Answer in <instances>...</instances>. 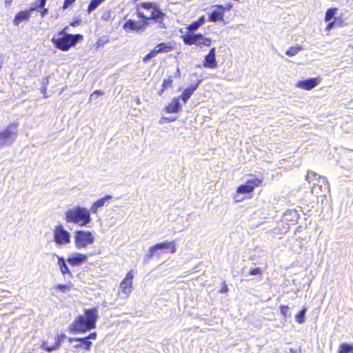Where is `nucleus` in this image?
<instances>
[{"instance_id": "obj_1", "label": "nucleus", "mask_w": 353, "mask_h": 353, "mask_svg": "<svg viewBox=\"0 0 353 353\" xmlns=\"http://www.w3.org/2000/svg\"><path fill=\"white\" fill-rule=\"evenodd\" d=\"M135 9L136 15L140 20L128 19L123 25L125 31L143 32L148 26L150 20L159 23V27L165 28V14L155 3L142 2L137 4Z\"/></svg>"}, {"instance_id": "obj_2", "label": "nucleus", "mask_w": 353, "mask_h": 353, "mask_svg": "<svg viewBox=\"0 0 353 353\" xmlns=\"http://www.w3.org/2000/svg\"><path fill=\"white\" fill-rule=\"evenodd\" d=\"M97 318V308L85 310L84 316L79 315L73 321L70 327V332L83 334L95 328Z\"/></svg>"}, {"instance_id": "obj_3", "label": "nucleus", "mask_w": 353, "mask_h": 353, "mask_svg": "<svg viewBox=\"0 0 353 353\" xmlns=\"http://www.w3.org/2000/svg\"><path fill=\"white\" fill-rule=\"evenodd\" d=\"M65 220L67 223L85 226L91 221L90 212L85 208L74 207L66 211Z\"/></svg>"}, {"instance_id": "obj_4", "label": "nucleus", "mask_w": 353, "mask_h": 353, "mask_svg": "<svg viewBox=\"0 0 353 353\" xmlns=\"http://www.w3.org/2000/svg\"><path fill=\"white\" fill-rule=\"evenodd\" d=\"M83 39V35L80 34H65L64 36L53 39L52 41L57 48L62 51L68 50L72 46Z\"/></svg>"}, {"instance_id": "obj_5", "label": "nucleus", "mask_w": 353, "mask_h": 353, "mask_svg": "<svg viewBox=\"0 0 353 353\" xmlns=\"http://www.w3.org/2000/svg\"><path fill=\"white\" fill-rule=\"evenodd\" d=\"M164 250L165 252H170L174 254L176 251V243L174 241H165L159 243H157L149 248L148 254L147 257L150 259L152 256H157L160 257L162 252L160 250Z\"/></svg>"}, {"instance_id": "obj_6", "label": "nucleus", "mask_w": 353, "mask_h": 353, "mask_svg": "<svg viewBox=\"0 0 353 353\" xmlns=\"http://www.w3.org/2000/svg\"><path fill=\"white\" fill-rule=\"evenodd\" d=\"M74 242L76 248H86L88 245L94 243V237L90 231L77 230L74 232Z\"/></svg>"}, {"instance_id": "obj_7", "label": "nucleus", "mask_w": 353, "mask_h": 353, "mask_svg": "<svg viewBox=\"0 0 353 353\" xmlns=\"http://www.w3.org/2000/svg\"><path fill=\"white\" fill-rule=\"evenodd\" d=\"M263 182V178L254 177L248 179L245 183L239 185L236 188V194H251L256 188L261 186Z\"/></svg>"}, {"instance_id": "obj_8", "label": "nucleus", "mask_w": 353, "mask_h": 353, "mask_svg": "<svg viewBox=\"0 0 353 353\" xmlns=\"http://www.w3.org/2000/svg\"><path fill=\"white\" fill-rule=\"evenodd\" d=\"M53 241L58 245H63L70 243V234L61 224L57 225L53 229Z\"/></svg>"}, {"instance_id": "obj_9", "label": "nucleus", "mask_w": 353, "mask_h": 353, "mask_svg": "<svg viewBox=\"0 0 353 353\" xmlns=\"http://www.w3.org/2000/svg\"><path fill=\"white\" fill-rule=\"evenodd\" d=\"M174 49V45L171 43L161 42L157 44L152 50L150 51L143 58V61L147 62L150 59L156 57L159 54L168 53Z\"/></svg>"}, {"instance_id": "obj_10", "label": "nucleus", "mask_w": 353, "mask_h": 353, "mask_svg": "<svg viewBox=\"0 0 353 353\" xmlns=\"http://www.w3.org/2000/svg\"><path fill=\"white\" fill-rule=\"evenodd\" d=\"M183 41L186 45H196L210 46L212 43L211 39L205 38L202 34H185L182 36Z\"/></svg>"}, {"instance_id": "obj_11", "label": "nucleus", "mask_w": 353, "mask_h": 353, "mask_svg": "<svg viewBox=\"0 0 353 353\" xmlns=\"http://www.w3.org/2000/svg\"><path fill=\"white\" fill-rule=\"evenodd\" d=\"M17 125L10 123L2 132H0V148L10 145L17 134Z\"/></svg>"}, {"instance_id": "obj_12", "label": "nucleus", "mask_w": 353, "mask_h": 353, "mask_svg": "<svg viewBox=\"0 0 353 353\" xmlns=\"http://www.w3.org/2000/svg\"><path fill=\"white\" fill-rule=\"evenodd\" d=\"M134 272L130 270L127 272L123 279L119 285L121 292L124 294L125 297H129L132 291L133 288Z\"/></svg>"}, {"instance_id": "obj_13", "label": "nucleus", "mask_w": 353, "mask_h": 353, "mask_svg": "<svg viewBox=\"0 0 353 353\" xmlns=\"http://www.w3.org/2000/svg\"><path fill=\"white\" fill-rule=\"evenodd\" d=\"M217 62L216 61V49L212 48L208 54L205 56L203 62V66L206 68H216L217 67Z\"/></svg>"}, {"instance_id": "obj_14", "label": "nucleus", "mask_w": 353, "mask_h": 353, "mask_svg": "<svg viewBox=\"0 0 353 353\" xmlns=\"http://www.w3.org/2000/svg\"><path fill=\"white\" fill-rule=\"evenodd\" d=\"M65 338L64 334H58L54 336V343L52 345H50L47 341H43L41 347L48 352H52L59 348L61 343L63 341Z\"/></svg>"}, {"instance_id": "obj_15", "label": "nucleus", "mask_w": 353, "mask_h": 353, "mask_svg": "<svg viewBox=\"0 0 353 353\" xmlns=\"http://www.w3.org/2000/svg\"><path fill=\"white\" fill-rule=\"evenodd\" d=\"M320 82L319 77L310 78L306 80L299 81L296 86L305 90H310L315 88Z\"/></svg>"}, {"instance_id": "obj_16", "label": "nucleus", "mask_w": 353, "mask_h": 353, "mask_svg": "<svg viewBox=\"0 0 353 353\" xmlns=\"http://www.w3.org/2000/svg\"><path fill=\"white\" fill-rule=\"evenodd\" d=\"M36 7H31L28 10H23L17 12L13 19L14 26H19L23 21H28L30 17V11L35 10Z\"/></svg>"}, {"instance_id": "obj_17", "label": "nucleus", "mask_w": 353, "mask_h": 353, "mask_svg": "<svg viewBox=\"0 0 353 353\" xmlns=\"http://www.w3.org/2000/svg\"><path fill=\"white\" fill-rule=\"evenodd\" d=\"M181 110V106L179 103V97H174L171 102L164 107V111L166 113H176Z\"/></svg>"}, {"instance_id": "obj_18", "label": "nucleus", "mask_w": 353, "mask_h": 353, "mask_svg": "<svg viewBox=\"0 0 353 353\" xmlns=\"http://www.w3.org/2000/svg\"><path fill=\"white\" fill-rule=\"evenodd\" d=\"M87 254L81 253H75L73 256L68 258L67 261L72 266L79 265L86 261Z\"/></svg>"}, {"instance_id": "obj_19", "label": "nucleus", "mask_w": 353, "mask_h": 353, "mask_svg": "<svg viewBox=\"0 0 353 353\" xmlns=\"http://www.w3.org/2000/svg\"><path fill=\"white\" fill-rule=\"evenodd\" d=\"M198 88V83L192 84L189 87L184 89L182 94L179 97V99H181L183 102H186L191 95L193 94V92L197 89Z\"/></svg>"}, {"instance_id": "obj_20", "label": "nucleus", "mask_w": 353, "mask_h": 353, "mask_svg": "<svg viewBox=\"0 0 353 353\" xmlns=\"http://www.w3.org/2000/svg\"><path fill=\"white\" fill-rule=\"evenodd\" d=\"M112 199V196L110 195H106L103 198H101L99 199H98L97 201H96L95 202H94L91 207H90V211L92 212V213H97V211H98V209L99 208H101L103 207L104 205H105V203L107 201H109Z\"/></svg>"}, {"instance_id": "obj_21", "label": "nucleus", "mask_w": 353, "mask_h": 353, "mask_svg": "<svg viewBox=\"0 0 353 353\" xmlns=\"http://www.w3.org/2000/svg\"><path fill=\"white\" fill-rule=\"evenodd\" d=\"M80 341L81 342V344H77L74 345L75 348H80L83 347L85 350H90V347L92 346V342L88 339V338H76V339H70V341Z\"/></svg>"}, {"instance_id": "obj_22", "label": "nucleus", "mask_w": 353, "mask_h": 353, "mask_svg": "<svg viewBox=\"0 0 353 353\" xmlns=\"http://www.w3.org/2000/svg\"><path fill=\"white\" fill-rule=\"evenodd\" d=\"M58 259V265L59 267L60 271L61 274L64 276L65 274H68L70 276H72V272L69 270V268L68 267L65 260L62 256H57Z\"/></svg>"}, {"instance_id": "obj_23", "label": "nucleus", "mask_w": 353, "mask_h": 353, "mask_svg": "<svg viewBox=\"0 0 353 353\" xmlns=\"http://www.w3.org/2000/svg\"><path fill=\"white\" fill-rule=\"evenodd\" d=\"M173 77L169 76L167 79H165L163 81V83L161 85V88L158 91V94L161 96L165 90L170 88L173 85Z\"/></svg>"}, {"instance_id": "obj_24", "label": "nucleus", "mask_w": 353, "mask_h": 353, "mask_svg": "<svg viewBox=\"0 0 353 353\" xmlns=\"http://www.w3.org/2000/svg\"><path fill=\"white\" fill-rule=\"evenodd\" d=\"M224 17V12L222 10H214L209 16L208 20L211 22L222 21Z\"/></svg>"}, {"instance_id": "obj_25", "label": "nucleus", "mask_w": 353, "mask_h": 353, "mask_svg": "<svg viewBox=\"0 0 353 353\" xmlns=\"http://www.w3.org/2000/svg\"><path fill=\"white\" fill-rule=\"evenodd\" d=\"M337 353H353V345L348 343L340 344Z\"/></svg>"}, {"instance_id": "obj_26", "label": "nucleus", "mask_w": 353, "mask_h": 353, "mask_svg": "<svg viewBox=\"0 0 353 353\" xmlns=\"http://www.w3.org/2000/svg\"><path fill=\"white\" fill-rule=\"evenodd\" d=\"M72 284L70 283L69 284H59L54 286V290L58 292H61L63 293H66L70 291Z\"/></svg>"}, {"instance_id": "obj_27", "label": "nucleus", "mask_w": 353, "mask_h": 353, "mask_svg": "<svg viewBox=\"0 0 353 353\" xmlns=\"http://www.w3.org/2000/svg\"><path fill=\"white\" fill-rule=\"evenodd\" d=\"M336 12H337V8H328L326 10L325 14V17H324L325 21L328 22V21H331V19L336 14Z\"/></svg>"}, {"instance_id": "obj_28", "label": "nucleus", "mask_w": 353, "mask_h": 353, "mask_svg": "<svg viewBox=\"0 0 353 353\" xmlns=\"http://www.w3.org/2000/svg\"><path fill=\"white\" fill-rule=\"evenodd\" d=\"M104 0H91L87 8L88 13H91L95 10Z\"/></svg>"}, {"instance_id": "obj_29", "label": "nucleus", "mask_w": 353, "mask_h": 353, "mask_svg": "<svg viewBox=\"0 0 353 353\" xmlns=\"http://www.w3.org/2000/svg\"><path fill=\"white\" fill-rule=\"evenodd\" d=\"M307 311L306 307H303L302 309L295 315L296 321L299 323H303L305 321V313Z\"/></svg>"}, {"instance_id": "obj_30", "label": "nucleus", "mask_w": 353, "mask_h": 353, "mask_svg": "<svg viewBox=\"0 0 353 353\" xmlns=\"http://www.w3.org/2000/svg\"><path fill=\"white\" fill-rule=\"evenodd\" d=\"M301 50L302 47L301 46H292L288 49V50L285 52V54L289 57H293L295 56Z\"/></svg>"}, {"instance_id": "obj_31", "label": "nucleus", "mask_w": 353, "mask_h": 353, "mask_svg": "<svg viewBox=\"0 0 353 353\" xmlns=\"http://www.w3.org/2000/svg\"><path fill=\"white\" fill-rule=\"evenodd\" d=\"M329 23L326 25L325 30L326 32H330L335 26H340L339 23L336 21H330Z\"/></svg>"}, {"instance_id": "obj_32", "label": "nucleus", "mask_w": 353, "mask_h": 353, "mask_svg": "<svg viewBox=\"0 0 353 353\" xmlns=\"http://www.w3.org/2000/svg\"><path fill=\"white\" fill-rule=\"evenodd\" d=\"M279 310H280V312H281V314L286 317L288 316V310H289V307L287 305H281L279 307Z\"/></svg>"}, {"instance_id": "obj_33", "label": "nucleus", "mask_w": 353, "mask_h": 353, "mask_svg": "<svg viewBox=\"0 0 353 353\" xmlns=\"http://www.w3.org/2000/svg\"><path fill=\"white\" fill-rule=\"evenodd\" d=\"M215 7L218 9V10H222L223 12L227 10H230L232 7V3H228L225 7L223 6L222 5H216Z\"/></svg>"}, {"instance_id": "obj_34", "label": "nucleus", "mask_w": 353, "mask_h": 353, "mask_svg": "<svg viewBox=\"0 0 353 353\" xmlns=\"http://www.w3.org/2000/svg\"><path fill=\"white\" fill-rule=\"evenodd\" d=\"M262 274V270L260 268H256L254 269H252L249 272V274L252 276L254 275H261Z\"/></svg>"}, {"instance_id": "obj_35", "label": "nucleus", "mask_w": 353, "mask_h": 353, "mask_svg": "<svg viewBox=\"0 0 353 353\" xmlns=\"http://www.w3.org/2000/svg\"><path fill=\"white\" fill-rule=\"evenodd\" d=\"M200 26L197 23V22L195 21H193L192 23H191L188 26V30H190V31H194V30H196L198 29V28Z\"/></svg>"}, {"instance_id": "obj_36", "label": "nucleus", "mask_w": 353, "mask_h": 353, "mask_svg": "<svg viewBox=\"0 0 353 353\" xmlns=\"http://www.w3.org/2000/svg\"><path fill=\"white\" fill-rule=\"evenodd\" d=\"M75 1L76 0H64L62 8L64 10L67 9L70 6H72Z\"/></svg>"}, {"instance_id": "obj_37", "label": "nucleus", "mask_w": 353, "mask_h": 353, "mask_svg": "<svg viewBox=\"0 0 353 353\" xmlns=\"http://www.w3.org/2000/svg\"><path fill=\"white\" fill-rule=\"evenodd\" d=\"M220 293H227L228 292V285L225 283V281H223L222 283V286H221V290H219Z\"/></svg>"}, {"instance_id": "obj_38", "label": "nucleus", "mask_w": 353, "mask_h": 353, "mask_svg": "<svg viewBox=\"0 0 353 353\" xmlns=\"http://www.w3.org/2000/svg\"><path fill=\"white\" fill-rule=\"evenodd\" d=\"M176 119V118H172V117H162L160 120V123H163L164 122H172L174 121Z\"/></svg>"}, {"instance_id": "obj_39", "label": "nucleus", "mask_w": 353, "mask_h": 353, "mask_svg": "<svg viewBox=\"0 0 353 353\" xmlns=\"http://www.w3.org/2000/svg\"><path fill=\"white\" fill-rule=\"evenodd\" d=\"M86 338H88V339L89 341H90V339H95L97 338V333L96 332L90 333L88 336H86Z\"/></svg>"}, {"instance_id": "obj_40", "label": "nucleus", "mask_w": 353, "mask_h": 353, "mask_svg": "<svg viewBox=\"0 0 353 353\" xmlns=\"http://www.w3.org/2000/svg\"><path fill=\"white\" fill-rule=\"evenodd\" d=\"M197 22V23L199 25V26H201L204 21H205V18L203 16H201L200 17L197 21H196Z\"/></svg>"}, {"instance_id": "obj_41", "label": "nucleus", "mask_w": 353, "mask_h": 353, "mask_svg": "<svg viewBox=\"0 0 353 353\" xmlns=\"http://www.w3.org/2000/svg\"><path fill=\"white\" fill-rule=\"evenodd\" d=\"M39 3L38 5V7L41 8H43L46 5V0H39Z\"/></svg>"}, {"instance_id": "obj_42", "label": "nucleus", "mask_w": 353, "mask_h": 353, "mask_svg": "<svg viewBox=\"0 0 353 353\" xmlns=\"http://www.w3.org/2000/svg\"><path fill=\"white\" fill-rule=\"evenodd\" d=\"M92 94H97L99 96H101L103 94V92L100 90H94L93 92H92Z\"/></svg>"}, {"instance_id": "obj_43", "label": "nucleus", "mask_w": 353, "mask_h": 353, "mask_svg": "<svg viewBox=\"0 0 353 353\" xmlns=\"http://www.w3.org/2000/svg\"><path fill=\"white\" fill-rule=\"evenodd\" d=\"M13 0H5V4L6 6H10L12 4Z\"/></svg>"}, {"instance_id": "obj_44", "label": "nucleus", "mask_w": 353, "mask_h": 353, "mask_svg": "<svg viewBox=\"0 0 353 353\" xmlns=\"http://www.w3.org/2000/svg\"><path fill=\"white\" fill-rule=\"evenodd\" d=\"M48 12V9L47 8H44L43 9V10L41 11V16L43 17L45 14H46Z\"/></svg>"}, {"instance_id": "obj_45", "label": "nucleus", "mask_w": 353, "mask_h": 353, "mask_svg": "<svg viewBox=\"0 0 353 353\" xmlns=\"http://www.w3.org/2000/svg\"><path fill=\"white\" fill-rule=\"evenodd\" d=\"M77 22L76 21H73V22H71L70 23V26H74L76 25Z\"/></svg>"}, {"instance_id": "obj_46", "label": "nucleus", "mask_w": 353, "mask_h": 353, "mask_svg": "<svg viewBox=\"0 0 353 353\" xmlns=\"http://www.w3.org/2000/svg\"><path fill=\"white\" fill-rule=\"evenodd\" d=\"M67 29H68V27H65V28L63 29V30L61 31V33H63L64 32H65V31H66V30H67Z\"/></svg>"}, {"instance_id": "obj_47", "label": "nucleus", "mask_w": 353, "mask_h": 353, "mask_svg": "<svg viewBox=\"0 0 353 353\" xmlns=\"http://www.w3.org/2000/svg\"><path fill=\"white\" fill-rule=\"evenodd\" d=\"M2 66H3V63H2V62H1V61H0V70H1V68H2Z\"/></svg>"}, {"instance_id": "obj_48", "label": "nucleus", "mask_w": 353, "mask_h": 353, "mask_svg": "<svg viewBox=\"0 0 353 353\" xmlns=\"http://www.w3.org/2000/svg\"><path fill=\"white\" fill-rule=\"evenodd\" d=\"M243 199H236V202H239V201H241Z\"/></svg>"}]
</instances>
